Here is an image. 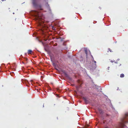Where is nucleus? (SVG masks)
Wrapping results in <instances>:
<instances>
[{"instance_id": "obj_11", "label": "nucleus", "mask_w": 128, "mask_h": 128, "mask_svg": "<svg viewBox=\"0 0 128 128\" xmlns=\"http://www.w3.org/2000/svg\"><path fill=\"white\" fill-rule=\"evenodd\" d=\"M22 62L23 64H26L27 63V62H26V63H24V62Z\"/></svg>"}, {"instance_id": "obj_2", "label": "nucleus", "mask_w": 128, "mask_h": 128, "mask_svg": "<svg viewBox=\"0 0 128 128\" xmlns=\"http://www.w3.org/2000/svg\"><path fill=\"white\" fill-rule=\"evenodd\" d=\"M36 1V0H32V3L33 5L34 6H36L37 5Z\"/></svg>"}, {"instance_id": "obj_5", "label": "nucleus", "mask_w": 128, "mask_h": 128, "mask_svg": "<svg viewBox=\"0 0 128 128\" xmlns=\"http://www.w3.org/2000/svg\"><path fill=\"white\" fill-rule=\"evenodd\" d=\"M38 9L42 10V6L41 5H40L38 6Z\"/></svg>"}, {"instance_id": "obj_10", "label": "nucleus", "mask_w": 128, "mask_h": 128, "mask_svg": "<svg viewBox=\"0 0 128 128\" xmlns=\"http://www.w3.org/2000/svg\"><path fill=\"white\" fill-rule=\"evenodd\" d=\"M35 12H37V13L38 14V16H39V15H38V12H36V11H35Z\"/></svg>"}, {"instance_id": "obj_7", "label": "nucleus", "mask_w": 128, "mask_h": 128, "mask_svg": "<svg viewBox=\"0 0 128 128\" xmlns=\"http://www.w3.org/2000/svg\"><path fill=\"white\" fill-rule=\"evenodd\" d=\"M85 52V54H86V55H87L88 54V51L87 50H84Z\"/></svg>"}, {"instance_id": "obj_12", "label": "nucleus", "mask_w": 128, "mask_h": 128, "mask_svg": "<svg viewBox=\"0 0 128 128\" xmlns=\"http://www.w3.org/2000/svg\"><path fill=\"white\" fill-rule=\"evenodd\" d=\"M110 61L112 62H113L112 60H111Z\"/></svg>"}, {"instance_id": "obj_13", "label": "nucleus", "mask_w": 128, "mask_h": 128, "mask_svg": "<svg viewBox=\"0 0 128 128\" xmlns=\"http://www.w3.org/2000/svg\"><path fill=\"white\" fill-rule=\"evenodd\" d=\"M6 0H2V1H6Z\"/></svg>"}, {"instance_id": "obj_8", "label": "nucleus", "mask_w": 128, "mask_h": 128, "mask_svg": "<svg viewBox=\"0 0 128 128\" xmlns=\"http://www.w3.org/2000/svg\"><path fill=\"white\" fill-rule=\"evenodd\" d=\"M24 60L26 61H27L28 60V59L26 58H24Z\"/></svg>"}, {"instance_id": "obj_1", "label": "nucleus", "mask_w": 128, "mask_h": 128, "mask_svg": "<svg viewBox=\"0 0 128 128\" xmlns=\"http://www.w3.org/2000/svg\"><path fill=\"white\" fill-rule=\"evenodd\" d=\"M128 116V113H126L125 114V116L122 120V122L120 127H118L112 126L109 127L106 126L104 128H123L125 126L124 124L128 122L126 120L127 119L126 118Z\"/></svg>"}, {"instance_id": "obj_3", "label": "nucleus", "mask_w": 128, "mask_h": 128, "mask_svg": "<svg viewBox=\"0 0 128 128\" xmlns=\"http://www.w3.org/2000/svg\"><path fill=\"white\" fill-rule=\"evenodd\" d=\"M32 52V51L31 50H28V54H31Z\"/></svg>"}, {"instance_id": "obj_6", "label": "nucleus", "mask_w": 128, "mask_h": 128, "mask_svg": "<svg viewBox=\"0 0 128 128\" xmlns=\"http://www.w3.org/2000/svg\"><path fill=\"white\" fill-rule=\"evenodd\" d=\"M83 99L86 102H87V100L86 98H84Z\"/></svg>"}, {"instance_id": "obj_4", "label": "nucleus", "mask_w": 128, "mask_h": 128, "mask_svg": "<svg viewBox=\"0 0 128 128\" xmlns=\"http://www.w3.org/2000/svg\"><path fill=\"white\" fill-rule=\"evenodd\" d=\"M124 75L123 74H120V77L121 78H123L124 77Z\"/></svg>"}, {"instance_id": "obj_14", "label": "nucleus", "mask_w": 128, "mask_h": 128, "mask_svg": "<svg viewBox=\"0 0 128 128\" xmlns=\"http://www.w3.org/2000/svg\"><path fill=\"white\" fill-rule=\"evenodd\" d=\"M94 62L95 63H96V61H94Z\"/></svg>"}, {"instance_id": "obj_9", "label": "nucleus", "mask_w": 128, "mask_h": 128, "mask_svg": "<svg viewBox=\"0 0 128 128\" xmlns=\"http://www.w3.org/2000/svg\"><path fill=\"white\" fill-rule=\"evenodd\" d=\"M108 50H109V51H110V52H111L112 51H111V50L110 49V48H109L108 49Z\"/></svg>"}]
</instances>
